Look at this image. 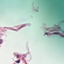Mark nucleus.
<instances>
[{"label": "nucleus", "instance_id": "obj_1", "mask_svg": "<svg viewBox=\"0 0 64 64\" xmlns=\"http://www.w3.org/2000/svg\"><path fill=\"white\" fill-rule=\"evenodd\" d=\"M20 62V61L19 60H18L16 61L15 62L18 63H19Z\"/></svg>", "mask_w": 64, "mask_h": 64}, {"label": "nucleus", "instance_id": "obj_2", "mask_svg": "<svg viewBox=\"0 0 64 64\" xmlns=\"http://www.w3.org/2000/svg\"><path fill=\"white\" fill-rule=\"evenodd\" d=\"M2 41H3V40H2L0 39V44H2Z\"/></svg>", "mask_w": 64, "mask_h": 64}, {"label": "nucleus", "instance_id": "obj_3", "mask_svg": "<svg viewBox=\"0 0 64 64\" xmlns=\"http://www.w3.org/2000/svg\"><path fill=\"white\" fill-rule=\"evenodd\" d=\"M53 34H59V33H57L56 32H54L53 33Z\"/></svg>", "mask_w": 64, "mask_h": 64}, {"label": "nucleus", "instance_id": "obj_4", "mask_svg": "<svg viewBox=\"0 0 64 64\" xmlns=\"http://www.w3.org/2000/svg\"><path fill=\"white\" fill-rule=\"evenodd\" d=\"M16 56L17 57H16L17 58H19V55L18 54H16Z\"/></svg>", "mask_w": 64, "mask_h": 64}, {"label": "nucleus", "instance_id": "obj_5", "mask_svg": "<svg viewBox=\"0 0 64 64\" xmlns=\"http://www.w3.org/2000/svg\"><path fill=\"white\" fill-rule=\"evenodd\" d=\"M60 36H61V37H64V36H62L61 35V34H60Z\"/></svg>", "mask_w": 64, "mask_h": 64}, {"label": "nucleus", "instance_id": "obj_6", "mask_svg": "<svg viewBox=\"0 0 64 64\" xmlns=\"http://www.w3.org/2000/svg\"><path fill=\"white\" fill-rule=\"evenodd\" d=\"M46 35H48V34L46 33H45V34L46 35Z\"/></svg>", "mask_w": 64, "mask_h": 64}, {"label": "nucleus", "instance_id": "obj_7", "mask_svg": "<svg viewBox=\"0 0 64 64\" xmlns=\"http://www.w3.org/2000/svg\"><path fill=\"white\" fill-rule=\"evenodd\" d=\"M58 28H59V29H60V27H58Z\"/></svg>", "mask_w": 64, "mask_h": 64}, {"label": "nucleus", "instance_id": "obj_8", "mask_svg": "<svg viewBox=\"0 0 64 64\" xmlns=\"http://www.w3.org/2000/svg\"><path fill=\"white\" fill-rule=\"evenodd\" d=\"M63 33L64 34V31L62 32V33Z\"/></svg>", "mask_w": 64, "mask_h": 64}]
</instances>
